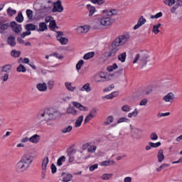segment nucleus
Here are the masks:
<instances>
[{"instance_id": "f257e3e1", "label": "nucleus", "mask_w": 182, "mask_h": 182, "mask_svg": "<svg viewBox=\"0 0 182 182\" xmlns=\"http://www.w3.org/2000/svg\"><path fill=\"white\" fill-rule=\"evenodd\" d=\"M62 114L58 111L53 109V108H46L41 109L36 114V117L41 122H46L49 125V122L52 120H56V119L60 117Z\"/></svg>"}, {"instance_id": "f03ea898", "label": "nucleus", "mask_w": 182, "mask_h": 182, "mask_svg": "<svg viewBox=\"0 0 182 182\" xmlns=\"http://www.w3.org/2000/svg\"><path fill=\"white\" fill-rule=\"evenodd\" d=\"M117 15V11L112 10H104L101 15L98 16L97 21H98L102 26H110L113 23L112 16Z\"/></svg>"}, {"instance_id": "7ed1b4c3", "label": "nucleus", "mask_w": 182, "mask_h": 182, "mask_svg": "<svg viewBox=\"0 0 182 182\" xmlns=\"http://www.w3.org/2000/svg\"><path fill=\"white\" fill-rule=\"evenodd\" d=\"M150 61V52L147 50H142L135 55L133 63H139V66L144 68Z\"/></svg>"}, {"instance_id": "20e7f679", "label": "nucleus", "mask_w": 182, "mask_h": 182, "mask_svg": "<svg viewBox=\"0 0 182 182\" xmlns=\"http://www.w3.org/2000/svg\"><path fill=\"white\" fill-rule=\"evenodd\" d=\"M33 161L32 156L25 154L21 159V160L16 164V168L19 171H26Z\"/></svg>"}, {"instance_id": "39448f33", "label": "nucleus", "mask_w": 182, "mask_h": 182, "mask_svg": "<svg viewBox=\"0 0 182 182\" xmlns=\"http://www.w3.org/2000/svg\"><path fill=\"white\" fill-rule=\"evenodd\" d=\"M119 46H122V43L116 38L109 46V51L104 53L105 58H114Z\"/></svg>"}, {"instance_id": "423d86ee", "label": "nucleus", "mask_w": 182, "mask_h": 182, "mask_svg": "<svg viewBox=\"0 0 182 182\" xmlns=\"http://www.w3.org/2000/svg\"><path fill=\"white\" fill-rule=\"evenodd\" d=\"M34 9L39 12V14H43L44 15H48L50 9H52L51 6H46L43 4L36 3L34 4Z\"/></svg>"}, {"instance_id": "0eeeda50", "label": "nucleus", "mask_w": 182, "mask_h": 182, "mask_svg": "<svg viewBox=\"0 0 182 182\" xmlns=\"http://www.w3.org/2000/svg\"><path fill=\"white\" fill-rule=\"evenodd\" d=\"M109 80H110L109 75H107L106 74H105V73H100L98 74V76L95 77V82L97 83H100L102 82H109Z\"/></svg>"}, {"instance_id": "6e6552de", "label": "nucleus", "mask_w": 182, "mask_h": 182, "mask_svg": "<svg viewBox=\"0 0 182 182\" xmlns=\"http://www.w3.org/2000/svg\"><path fill=\"white\" fill-rule=\"evenodd\" d=\"M170 11L171 14H176V15H178V19L181 21L182 19V7L181 6H178V5L175 4L173 7H171Z\"/></svg>"}, {"instance_id": "1a4fd4ad", "label": "nucleus", "mask_w": 182, "mask_h": 182, "mask_svg": "<svg viewBox=\"0 0 182 182\" xmlns=\"http://www.w3.org/2000/svg\"><path fill=\"white\" fill-rule=\"evenodd\" d=\"M53 5V12H63V6H62V1L60 0H58L56 2H54Z\"/></svg>"}, {"instance_id": "9d476101", "label": "nucleus", "mask_w": 182, "mask_h": 182, "mask_svg": "<svg viewBox=\"0 0 182 182\" xmlns=\"http://www.w3.org/2000/svg\"><path fill=\"white\" fill-rule=\"evenodd\" d=\"M11 72H12V65L11 64H7L1 67L0 75H2V73H7L9 75Z\"/></svg>"}, {"instance_id": "9b49d317", "label": "nucleus", "mask_w": 182, "mask_h": 182, "mask_svg": "<svg viewBox=\"0 0 182 182\" xmlns=\"http://www.w3.org/2000/svg\"><path fill=\"white\" fill-rule=\"evenodd\" d=\"M174 99H176V97L173 92H169L163 97V100L166 103H173V102H174Z\"/></svg>"}, {"instance_id": "f8f14e48", "label": "nucleus", "mask_w": 182, "mask_h": 182, "mask_svg": "<svg viewBox=\"0 0 182 182\" xmlns=\"http://www.w3.org/2000/svg\"><path fill=\"white\" fill-rule=\"evenodd\" d=\"M90 31V26H80L77 28V33H87Z\"/></svg>"}, {"instance_id": "ddd939ff", "label": "nucleus", "mask_w": 182, "mask_h": 182, "mask_svg": "<svg viewBox=\"0 0 182 182\" xmlns=\"http://www.w3.org/2000/svg\"><path fill=\"white\" fill-rule=\"evenodd\" d=\"M117 39L120 42L121 45H124V43H126V42H127V41L130 39V36L129 34H123L119 36V37H117Z\"/></svg>"}, {"instance_id": "4468645a", "label": "nucleus", "mask_w": 182, "mask_h": 182, "mask_svg": "<svg viewBox=\"0 0 182 182\" xmlns=\"http://www.w3.org/2000/svg\"><path fill=\"white\" fill-rule=\"evenodd\" d=\"M11 28L13 29L14 32H15L16 33H19V32L22 31V27L21 26V25L17 24L16 22L12 21L11 23Z\"/></svg>"}, {"instance_id": "2eb2a0df", "label": "nucleus", "mask_w": 182, "mask_h": 182, "mask_svg": "<svg viewBox=\"0 0 182 182\" xmlns=\"http://www.w3.org/2000/svg\"><path fill=\"white\" fill-rule=\"evenodd\" d=\"M40 140H41V136L38 134H34L29 138L30 143H33L34 144H38Z\"/></svg>"}, {"instance_id": "dca6fc26", "label": "nucleus", "mask_w": 182, "mask_h": 182, "mask_svg": "<svg viewBox=\"0 0 182 182\" xmlns=\"http://www.w3.org/2000/svg\"><path fill=\"white\" fill-rule=\"evenodd\" d=\"M145 22H146V18H144L143 16H140L137 22V24L134 26V30L139 29L140 26H142V25H144Z\"/></svg>"}, {"instance_id": "f3484780", "label": "nucleus", "mask_w": 182, "mask_h": 182, "mask_svg": "<svg viewBox=\"0 0 182 182\" xmlns=\"http://www.w3.org/2000/svg\"><path fill=\"white\" fill-rule=\"evenodd\" d=\"M75 154H76V149H73L68 152L69 163H73V161H75Z\"/></svg>"}, {"instance_id": "a211bd4d", "label": "nucleus", "mask_w": 182, "mask_h": 182, "mask_svg": "<svg viewBox=\"0 0 182 182\" xmlns=\"http://www.w3.org/2000/svg\"><path fill=\"white\" fill-rule=\"evenodd\" d=\"M36 87L40 92H46V90H48L46 82L38 83L37 84Z\"/></svg>"}, {"instance_id": "6ab92c4d", "label": "nucleus", "mask_w": 182, "mask_h": 182, "mask_svg": "<svg viewBox=\"0 0 182 182\" xmlns=\"http://www.w3.org/2000/svg\"><path fill=\"white\" fill-rule=\"evenodd\" d=\"M45 31H48V26L46 25V23H40L39 28L37 26V32H45Z\"/></svg>"}, {"instance_id": "aec40b11", "label": "nucleus", "mask_w": 182, "mask_h": 182, "mask_svg": "<svg viewBox=\"0 0 182 182\" xmlns=\"http://www.w3.org/2000/svg\"><path fill=\"white\" fill-rule=\"evenodd\" d=\"M158 163H162L163 160H164V152L163 149H159L157 154Z\"/></svg>"}, {"instance_id": "412c9836", "label": "nucleus", "mask_w": 182, "mask_h": 182, "mask_svg": "<svg viewBox=\"0 0 182 182\" xmlns=\"http://www.w3.org/2000/svg\"><path fill=\"white\" fill-rule=\"evenodd\" d=\"M49 163V158L48 156L43 158V161H42V170L46 173V167H48V164Z\"/></svg>"}, {"instance_id": "4be33fe9", "label": "nucleus", "mask_w": 182, "mask_h": 182, "mask_svg": "<svg viewBox=\"0 0 182 182\" xmlns=\"http://www.w3.org/2000/svg\"><path fill=\"white\" fill-rule=\"evenodd\" d=\"M61 176L63 177V182H69L72 180L73 176L70 173H63Z\"/></svg>"}, {"instance_id": "5701e85b", "label": "nucleus", "mask_w": 182, "mask_h": 182, "mask_svg": "<svg viewBox=\"0 0 182 182\" xmlns=\"http://www.w3.org/2000/svg\"><path fill=\"white\" fill-rule=\"evenodd\" d=\"M87 9L89 11V16H93V14L96 12V8L90 4L87 5Z\"/></svg>"}, {"instance_id": "b1692460", "label": "nucleus", "mask_w": 182, "mask_h": 182, "mask_svg": "<svg viewBox=\"0 0 182 182\" xmlns=\"http://www.w3.org/2000/svg\"><path fill=\"white\" fill-rule=\"evenodd\" d=\"M81 92H87V93H89V92H92V87H90V83H86L82 86V87L80 88Z\"/></svg>"}, {"instance_id": "393cba45", "label": "nucleus", "mask_w": 182, "mask_h": 182, "mask_svg": "<svg viewBox=\"0 0 182 182\" xmlns=\"http://www.w3.org/2000/svg\"><path fill=\"white\" fill-rule=\"evenodd\" d=\"M116 164V162H114V161L113 160H107V161H104L100 163V166H113Z\"/></svg>"}, {"instance_id": "a878e982", "label": "nucleus", "mask_w": 182, "mask_h": 182, "mask_svg": "<svg viewBox=\"0 0 182 182\" xmlns=\"http://www.w3.org/2000/svg\"><path fill=\"white\" fill-rule=\"evenodd\" d=\"M9 28H11V23H7L1 25L0 26V33H4V32H5V31H6Z\"/></svg>"}, {"instance_id": "bb28decb", "label": "nucleus", "mask_w": 182, "mask_h": 182, "mask_svg": "<svg viewBox=\"0 0 182 182\" xmlns=\"http://www.w3.org/2000/svg\"><path fill=\"white\" fill-rule=\"evenodd\" d=\"M73 129V127H72V125H70L68 127H65L64 128H62L60 129V132L61 133H63V134H66V133H70Z\"/></svg>"}, {"instance_id": "cd10ccee", "label": "nucleus", "mask_w": 182, "mask_h": 182, "mask_svg": "<svg viewBox=\"0 0 182 182\" xmlns=\"http://www.w3.org/2000/svg\"><path fill=\"white\" fill-rule=\"evenodd\" d=\"M25 29L26 31H29L31 32V31H37L38 29V26H35L32 23H29L25 26Z\"/></svg>"}, {"instance_id": "c85d7f7f", "label": "nucleus", "mask_w": 182, "mask_h": 182, "mask_svg": "<svg viewBox=\"0 0 182 182\" xmlns=\"http://www.w3.org/2000/svg\"><path fill=\"white\" fill-rule=\"evenodd\" d=\"M66 113H68V114H73V116H76V114H77V111L75 109V107L70 106L67 108Z\"/></svg>"}, {"instance_id": "c756f323", "label": "nucleus", "mask_w": 182, "mask_h": 182, "mask_svg": "<svg viewBox=\"0 0 182 182\" xmlns=\"http://www.w3.org/2000/svg\"><path fill=\"white\" fill-rule=\"evenodd\" d=\"M160 26H161V23H159L156 25H154L152 28V32L155 33V35H157L158 33H160Z\"/></svg>"}, {"instance_id": "7c9ffc66", "label": "nucleus", "mask_w": 182, "mask_h": 182, "mask_svg": "<svg viewBox=\"0 0 182 182\" xmlns=\"http://www.w3.org/2000/svg\"><path fill=\"white\" fill-rule=\"evenodd\" d=\"M7 42L10 46H15L16 45V42H15V37L14 36H11L7 38Z\"/></svg>"}, {"instance_id": "2f4dec72", "label": "nucleus", "mask_w": 182, "mask_h": 182, "mask_svg": "<svg viewBox=\"0 0 182 182\" xmlns=\"http://www.w3.org/2000/svg\"><path fill=\"white\" fill-rule=\"evenodd\" d=\"M56 38L58 42L61 43V45H66V43L68 42V39L67 38L59 36H56Z\"/></svg>"}, {"instance_id": "473e14b6", "label": "nucleus", "mask_w": 182, "mask_h": 182, "mask_svg": "<svg viewBox=\"0 0 182 182\" xmlns=\"http://www.w3.org/2000/svg\"><path fill=\"white\" fill-rule=\"evenodd\" d=\"M95 56V52H90L86 53L84 56H83V59L85 60H89V59H92V58H93Z\"/></svg>"}, {"instance_id": "72a5a7b5", "label": "nucleus", "mask_w": 182, "mask_h": 182, "mask_svg": "<svg viewBox=\"0 0 182 182\" xmlns=\"http://www.w3.org/2000/svg\"><path fill=\"white\" fill-rule=\"evenodd\" d=\"M49 28L51 31H55V29H58L59 27L56 25V21L53 20L50 22Z\"/></svg>"}, {"instance_id": "f704fd0d", "label": "nucleus", "mask_w": 182, "mask_h": 182, "mask_svg": "<svg viewBox=\"0 0 182 182\" xmlns=\"http://www.w3.org/2000/svg\"><path fill=\"white\" fill-rule=\"evenodd\" d=\"M82 122H83V115L80 116L75 121V127H80Z\"/></svg>"}, {"instance_id": "c9c22d12", "label": "nucleus", "mask_w": 182, "mask_h": 182, "mask_svg": "<svg viewBox=\"0 0 182 182\" xmlns=\"http://www.w3.org/2000/svg\"><path fill=\"white\" fill-rule=\"evenodd\" d=\"M16 71L18 72V73H25V72H26V68H25V66H23V65L20 64L17 68H16Z\"/></svg>"}, {"instance_id": "e433bc0d", "label": "nucleus", "mask_w": 182, "mask_h": 182, "mask_svg": "<svg viewBox=\"0 0 182 182\" xmlns=\"http://www.w3.org/2000/svg\"><path fill=\"white\" fill-rule=\"evenodd\" d=\"M127 54L126 52L121 53L119 56H118V60H120V62H122V63L126 62V58H127Z\"/></svg>"}, {"instance_id": "4c0bfd02", "label": "nucleus", "mask_w": 182, "mask_h": 182, "mask_svg": "<svg viewBox=\"0 0 182 182\" xmlns=\"http://www.w3.org/2000/svg\"><path fill=\"white\" fill-rule=\"evenodd\" d=\"M16 22H18V23H21L23 22V16L22 15V11H20L18 14V16L16 17Z\"/></svg>"}, {"instance_id": "58836bf2", "label": "nucleus", "mask_w": 182, "mask_h": 182, "mask_svg": "<svg viewBox=\"0 0 182 182\" xmlns=\"http://www.w3.org/2000/svg\"><path fill=\"white\" fill-rule=\"evenodd\" d=\"M66 161V157L65 156H60L57 161V165L60 166Z\"/></svg>"}, {"instance_id": "ea45409f", "label": "nucleus", "mask_w": 182, "mask_h": 182, "mask_svg": "<svg viewBox=\"0 0 182 182\" xmlns=\"http://www.w3.org/2000/svg\"><path fill=\"white\" fill-rule=\"evenodd\" d=\"M112 177H113V173H104L101 176V178L102 180L107 181V180H110Z\"/></svg>"}, {"instance_id": "a19ab883", "label": "nucleus", "mask_w": 182, "mask_h": 182, "mask_svg": "<svg viewBox=\"0 0 182 182\" xmlns=\"http://www.w3.org/2000/svg\"><path fill=\"white\" fill-rule=\"evenodd\" d=\"M1 76L0 77L1 80L2 82H8V79H9V74L8 73H4L0 74Z\"/></svg>"}, {"instance_id": "79ce46f5", "label": "nucleus", "mask_w": 182, "mask_h": 182, "mask_svg": "<svg viewBox=\"0 0 182 182\" xmlns=\"http://www.w3.org/2000/svg\"><path fill=\"white\" fill-rule=\"evenodd\" d=\"M117 68H119V66H117V64H116V63H114L112 65H109L107 68V70L108 72H113V70H115V69H117Z\"/></svg>"}, {"instance_id": "37998d69", "label": "nucleus", "mask_w": 182, "mask_h": 182, "mask_svg": "<svg viewBox=\"0 0 182 182\" xmlns=\"http://www.w3.org/2000/svg\"><path fill=\"white\" fill-rule=\"evenodd\" d=\"M11 55L13 56V58H19L21 56V51L13 50L11 52Z\"/></svg>"}, {"instance_id": "c03bdc74", "label": "nucleus", "mask_w": 182, "mask_h": 182, "mask_svg": "<svg viewBox=\"0 0 182 182\" xmlns=\"http://www.w3.org/2000/svg\"><path fill=\"white\" fill-rule=\"evenodd\" d=\"M164 4L168 6H173L176 4V0H164Z\"/></svg>"}, {"instance_id": "a18cd8bd", "label": "nucleus", "mask_w": 182, "mask_h": 182, "mask_svg": "<svg viewBox=\"0 0 182 182\" xmlns=\"http://www.w3.org/2000/svg\"><path fill=\"white\" fill-rule=\"evenodd\" d=\"M113 120H114V118L113 117V116H109L107 118V122H105L104 124H105V126H109V124H110L111 123H113Z\"/></svg>"}, {"instance_id": "49530a36", "label": "nucleus", "mask_w": 182, "mask_h": 182, "mask_svg": "<svg viewBox=\"0 0 182 182\" xmlns=\"http://www.w3.org/2000/svg\"><path fill=\"white\" fill-rule=\"evenodd\" d=\"M65 87L68 89V90H70V92H73V90L76 89V87H72L71 82H65Z\"/></svg>"}, {"instance_id": "de8ad7c7", "label": "nucleus", "mask_w": 182, "mask_h": 182, "mask_svg": "<svg viewBox=\"0 0 182 182\" xmlns=\"http://www.w3.org/2000/svg\"><path fill=\"white\" fill-rule=\"evenodd\" d=\"M96 149H97V146L92 145L87 148V151L88 153H95L96 151Z\"/></svg>"}, {"instance_id": "09e8293b", "label": "nucleus", "mask_w": 182, "mask_h": 182, "mask_svg": "<svg viewBox=\"0 0 182 182\" xmlns=\"http://www.w3.org/2000/svg\"><path fill=\"white\" fill-rule=\"evenodd\" d=\"M26 15H27L28 19H32V18H33V11H32V10H31V9H27Z\"/></svg>"}, {"instance_id": "8fccbe9b", "label": "nucleus", "mask_w": 182, "mask_h": 182, "mask_svg": "<svg viewBox=\"0 0 182 182\" xmlns=\"http://www.w3.org/2000/svg\"><path fill=\"white\" fill-rule=\"evenodd\" d=\"M169 164H163L162 165H161L159 168H156V171L160 172L161 171V170H163V168H166L167 167H169Z\"/></svg>"}, {"instance_id": "3c124183", "label": "nucleus", "mask_w": 182, "mask_h": 182, "mask_svg": "<svg viewBox=\"0 0 182 182\" xmlns=\"http://www.w3.org/2000/svg\"><path fill=\"white\" fill-rule=\"evenodd\" d=\"M48 87L49 90H52L53 89V86H55V81L49 80L47 83Z\"/></svg>"}, {"instance_id": "603ef678", "label": "nucleus", "mask_w": 182, "mask_h": 182, "mask_svg": "<svg viewBox=\"0 0 182 182\" xmlns=\"http://www.w3.org/2000/svg\"><path fill=\"white\" fill-rule=\"evenodd\" d=\"M94 117H95L94 115H92V114H89L85 117V120H84L85 124H86V123H89L90 121L91 120V119H93Z\"/></svg>"}, {"instance_id": "864d4df0", "label": "nucleus", "mask_w": 182, "mask_h": 182, "mask_svg": "<svg viewBox=\"0 0 182 182\" xmlns=\"http://www.w3.org/2000/svg\"><path fill=\"white\" fill-rule=\"evenodd\" d=\"M83 63H85V61L83 60H80L76 65V69L77 70H80L82 66H83Z\"/></svg>"}, {"instance_id": "5fc2aeb1", "label": "nucleus", "mask_w": 182, "mask_h": 182, "mask_svg": "<svg viewBox=\"0 0 182 182\" xmlns=\"http://www.w3.org/2000/svg\"><path fill=\"white\" fill-rule=\"evenodd\" d=\"M7 14L10 16H12V15H15L16 14V10H14V9H11V8H9L7 9Z\"/></svg>"}, {"instance_id": "6e6d98bb", "label": "nucleus", "mask_w": 182, "mask_h": 182, "mask_svg": "<svg viewBox=\"0 0 182 182\" xmlns=\"http://www.w3.org/2000/svg\"><path fill=\"white\" fill-rule=\"evenodd\" d=\"M161 16H163V13L162 12H159L157 13L156 15L154 16H151V19H159V18H161Z\"/></svg>"}, {"instance_id": "4d7b16f0", "label": "nucleus", "mask_w": 182, "mask_h": 182, "mask_svg": "<svg viewBox=\"0 0 182 182\" xmlns=\"http://www.w3.org/2000/svg\"><path fill=\"white\" fill-rule=\"evenodd\" d=\"M92 4H97V5H103L105 0H90Z\"/></svg>"}, {"instance_id": "13d9d810", "label": "nucleus", "mask_w": 182, "mask_h": 182, "mask_svg": "<svg viewBox=\"0 0 182 182\" xmlns=\"http://www.w3.org/2000/svg\"><path fill=\"white\" fill-rule=\"evenodd\" d=\"M149 144L151 147L156 148V147H160V146H161V142H157V143L149 142Z\"/></svg>"}, {"instance_id": "bf43d9fd", "label": "nucleus", "mask_w": 182, "mask_h": 182, "mask_svg": "<svg viewBox=\"0 0 182 182\" xmlns=\"http://www.w3.org/2000/svg\"><path fill=\"white\" fill-rule=\"evenodd\" d=\"M122 112H130V107L127 105L122 107Z\"/></svg>"}, {"instance_id": "052dcab7", "label": "nucleus", "mask_w": 182, "mask_h": 182, "mask_svg": "<svg viewBox=\"0 0 182 182\" xmlns=\"http://www.w3.org/2000/svg\"><path fill=\"white\" fill-rule=\"evenodd\" d=\"M150 139L151 140H157V139H159V136H157V134L153 132L150 135Z\"/></svg>"}, {"instance_id": "680f3d73", "label": "nucleus", "mask_w": 182, "mask_h": 182, "mask_svg": "<svg viewBox=\"0 0 182 182\" xmlns=\"http://www.w3.org/2000/svg\"><path fill=\"white\" fill-rule=\"evenodd\" d=\"M166 116H170V112L157 114V117H166Z\"/></svg>"}, {"instance_id": "e2e57ef3", "label": "nucleus", "mask_w": 182, "mask_h": 182, "mask_svg": "<svg viewBox=\"0 0 182 182\" xmlns=\"http://www.w3.org/2000/svg\"><path fill=\"white\" fill-rule=\"evenodd\" d=\"M52 21H53V17L49 16H47L45 18V22L46 23H49V22H52Z\"/></svg>"}, {"instance_id": "0e129e2a", "label": "nucleus", "mask_w": 182, "mask_h": 182, "mask_svg": "<svg viewBox=\"0 0 182 182\" xmlns=\"http://www.w3.org/2000/svg\"><path fill=\"white\" fill-rule=\"evenodd\" d=\"M124 122H129V119L126 118V117H122L119 118L117 121V123H123Z\"/></svg>"}, {"instance_id": "69168bd1", "label": "nucleus", "mask_w": 182, "mask_h": 182, "mask_svg": "<svg viewBox=\"0 0 182 182\" xmlns=\"http://www.w3.org/2000/svg\"><path fill=\"white\" fill-rule=\"evenodd\" d=\"M97 110L95 108H92V110L90 112L89 114H91L92 116H94V117H96Z\"/></svg>"}, {"instance_id": "338daca9", "label": "nucleus", "mask_w": 182, "mask_h": 182, "mask_svg": "<svg viewBox=\"0 0 182 182\" xmlns=\"http://www.w3.org/2000/svg\"><path fill=\"white\" fill-rule=\"evenodd\" d=\"M147 99H143L142 100H141L139 105L140 106H146V105H147Z\"/></svg>"}, {"instance_id": "774afa93", "label": "nucleus", "mask_w": 182, "mask_h": 182, "mask_svg": "<svg viewBox=\"0 0 182 182\" xmlns=\"http://www.w3.org/2000/svg\"><path fill=\"white\" fill-rule=\"evenodd\" d=\"M31 31H27L26 32H23L21 34V38H25V36H28L29 35H31Z\"/></svg>"}]
</instances>
